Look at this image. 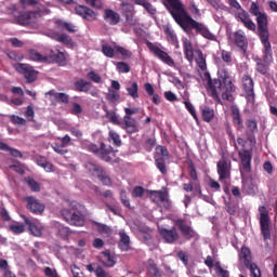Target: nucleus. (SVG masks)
Instances as JSON below:
<instances>
[{
	"label": "nucleus",
	"instance_id": "f257e3e1",
	"mask_svg": "<svg viewBox=\"0 0 277 277\" xmlns=\"http://www.w3.org/2000/svg\"><path fill=\"white\" fill-rule=\"evenodd\" d=\"M166 8L169 10L171 16L177 23V25L183 29V31H192L195 29L196 34H199L207 40H215V35L207 28V26L202 23H198L196 19L192 18L187 11L185 10V5L181 0H166Z\"/></svg>",
	"mask_w": 277,
	"mask_h": 277
},
{
	"label": "nucleus",
	"instance_id": "f03ea898",
	"mask_svg": "<svg viewBox=\"0 0 277 277\" xmlns=\"http://www.w3.org/2000/svg\"><path fill=\"white\" fill-rule=\"evenodd\" d=\"M205 79L207 80V90L210 96L214 101L220 103V94L223 101H233V92H235V84H233V79H230V72L226 69H221L219 71L217 78H211V74L206 71L203 74Z\"/></svg>",
	"mask_w": 277,
	"mask_h": 277
},
{
	"label": "nucleus",
	"instance_id": "7ed1b4c3",
	"mask_svg": "<svg viewBox=\"0 0 277 277\" xmlns=\"http://www.w3.org/2000/svg\"><path fill=\"white\" fill-rule=\"evenodd\" d=\"M173 224L174 226L170 229L166 227L158 228V233L166 243H176L181 237L179 230L187 241L196 237V230L192 227V222H188L185 219H174Z\"/></svg>",
	"mask_w": 277,
	"mask_h": 277
},
{
	"label": "nucleus",
	"instance_id": "20e7f679",
	"mask_svg": "<svg viewBox=\"0 0 277 277\" xmlns=\"http://www.w3.org/2000/svg\"><path fill=\"white\" fill-rule=\"evenodd\" d=\"M183 50H184L185 58L187 60V62H189V64L194 63V53H195V55H197L195 58V62L198 68H200L202 72L207 70V58H205V54H202V50H194V45L192 44V41L187 39L183 41Z\"/></svg>",
	"mask_w": 277,
	"mask_h": 277
},
{
	"label": "nucleus",
	"instance_id": "39448f33",
	"mask_svg": "<svg viewBox=\"0 0 277 277\" xmlns=\"http://www.w3.org/2000/svg\"><path fill=\"white\" fill-rule=\"evenodd\" d=\"M61 216L67 224H69V226H85V214L75 206L63 208L61 210Z\"/></svg>",
	"mask_w": 277,
	"mask_h": 277
},
{
	"label": "nucleus",
	"instance_id": "423d86ee",
	"mask_svg": "<svg viewBox=\"0 0 277 277\" xmlns=\"http://www.w3.org/2000/svg\"><path fill=\"white\" fill-rule=\"evenodd\" d=\"M263 60L255 58V70L263 75L264 77L269 76V66L274 62V54L272 52V45H263Z\"/></svg>",
	"mask_w": 277,
	"mask_h": 277
},
{
	"label": "nucleus",
	"instance_id": "0eeeda50",
	"mask_svg": "<svg viewBox=\"0 0 277 277\" xmlns=\"http://www.w3.org/2000/svg\"><path fill=\"white\" fill-rule=\"evenodd\" d=\"M242 90L248 107L254 109L256 107V93H254V80L250 75H243L241 78Z\"/></svg>",
	"mask_w": 277,
	"mask_h": 277
},
{
	"label": "nucleus",
	"instance_id": "6e6552de",
	"mask_svg": "<svg viewBox=\"0 0 277 277\" xmlns=\"http://www.w3.org/2000/svg\"><path fill=\"white\" fill-rule=\"evenodd\" d=\"M256 34L263 47H272V43L269 42V21L267 19V13L256 17Z\"/></svg>",
	"mask_w": 277,
	"mask_h": 277
},
{
	"label": "nucleus",
	"instance_id": "1a4fd4ad",
	"mask_svg": "<svg viewBox=\"0 0 277 277\" xmlns=\"http://www.w3.org/2000/svg\"><path fill=\"white\" fill-rule=\"evenodd\" d=\"M260 211V230L264 241L272 239V219L265 206L259 208Z\"/></svg>",
	"mask_w": 277,
	"mask_h": 277
},
{
	"label": "nucleus",
	"instance_id": "9d476101",
	"mask_svg": "<svg viewBox=\"0 0 277 277\" xmlns=\"http://www.w3.org/2000/svg\"><path fill=\"white\" fill-rule=\"evenodd\" d=\"M239 260L247 269H250L251 277H261V268L255 263H252V252L250 248L242 247L239 252Z\"/></svg>",
	"mask_w": 277,
	"mask_h": 277
},
{
	"label": "nucleus",
	"instance_id": "9b49d317",
	"mask_svg": "<svg viewBox=\"0 0 277 277\" xmlns=\"http://www.w3.org/2000/svg\"><path fill=\"white\" fill-rule=\"evenodd\" d=\"M14 68L16 72L23 75V77L26 79V82L34 83L38 80V70H36L34 66L25 63H16Z\"/></svg>",
	"mask_w": 277,
	"mask_h": 277
},
{
	"label": "nucleus",
	"instance_id": "f8f14e48",
	"mask_svg": "<svg viewBox=\"0 0 277 277\" xmlns=\"http://www.w3.org/2000/svg\"><path fill=\"white\" fill-rule=\"evenodd\" d=\"M24 202H26V209L32 215H42L44 213L45 206L40 199L35 196H26L24 197Z\"/></svg>",
	"mask_w": 277,
	"mask_h": 277
},
{
	"label": "nucleus",
	"instance_id": "ddd939ff",
	"mask_svg": "<svg viewBox=\"0 0 277 277\" xmlns=\"http://www.w3.org/2000/svg\"><path fill=\"white\" fill-rule=\"evenodd\" d=\"M15 21L17 25H22L23 27H34L38 24V12L29 11L18 13V15H15Z\"/></svg>",
	"mask_w": 277,
	"mask_h": 277
},
{
	"label": "nucleus",
	"instance_id": "4468645a",
	"mask_svg": "<svg viewBox=\"0 0 277 277\" xmlns=\"http://www.w3.org/2000/svg\"><path fill=\"white\" fill-rule=\"evenodd\" d=\"M147 48L149 49V51H151V53H154V55L158 60H160V62L167 64V66H176V63H174V58H172V56H170L168 52L161 50V48H159L157 44L148 42Z\"/></svg>",
	"mask_w": 277,
	"mask_h": 277
},
{
	"label": "nucleus",
	"instance_id": "2eb2a0df",
	"mask_svg": "<svg viewBox=\"0 0 277 277\" xmlns=\"http://www.w3.org/2000/svg\"><path fill=\"white\" fill-rule=\"evenodd\" d=\"M230 168L232 163L226 157H222L216 163V170L219 174V181H226V179H230Z\"/></svg>",
	"mask_w": 277,
	"mask_h": 277
},
{
	"label": "nucleus",
	"instance_id": "dca6fc26",
	"mask_svg": "<svg viewBox=\"0 0 277 277\" xmlns=\"http://www.w3.org/2000/svg\"><path fill=\"white\" fill-rule=\"evenodd\" d=\"M228 40L230 44H236V47L241 49V51H246L248 49V38L241 30L229 34Z\"/></svg>",
	"mask_w": 277,
	"mask_h": 277
},
{
	"label": "nucleus",
	"instance_id": "f3484780",
	"mask_svg": "<svg viewBox=\"0 0 277 277\" xmlns=\"http://www.w3.org/2000/svg\"><path fill=\"white\" fill-rule=\"evenodd\" d=\"M119 127L122 128L123 131H126L129 135H133V133H140V126L137 124V121L132 117H123Z\"/></svg>",
	"mask_w": 277,
	"mask_h": 277
},
{
	"label": "nucleus",
	"instance_id": "a211bd4d",
	"mask_svg": "<svg viewBox=\"0 0 277 277\" xmlns=\"http://www.w3.org/2000/svg\"><path fill=\"white\" fill-rule=\"evenodd\" d=\"M238 156L241 161V170L247 173L252 172V153L248 149H242L238 153Z\"/></svg>",
	"mask_w": 277,
	"mask_h": 277
},
{
	"label": "nucleus",
	"instance_id": "6ab92c4d",
	"mask_svg": "<svg viewBox=\"0 0 277 277\" xmlns=\"http://www.w3.org/2000/svg\"><path fill=\"white\" fill-rule=\"evenodd\" d=\"M236 21L242 23L246 29L249 31H256V24L250 18V14L242 10V12L236 14Z\"/></svg>",
	"mask_w": 277,
	"mask_h": 277
},
{
	"label": "nucleus",
	"instance_id": "aec40b11",
	"mask_svg": "<svg viewBox=\"0 0 277 277\" xmlns=\"http://www.w3.org/2000/svg\"><path fill=\"white\" fill-rule=\"evenodd\" d=\"M75 12L76 14H78V16H81V18H84V21H96V12H94V10L85 6V5H78L75 8Z\"/></svg>",
	"mask_w": 277,
	"mask_h": 277
},
{
	"label": "nucleus",
	"instance_id": "412c9836",
	"mask_svg": "<svg viewBox=\"0 0 277 277\" xmlns=\"http://www.w3.org/2000/svg\"><path fill=\"white\" fill-rule=\"evenodd\" d=\"M247 124V131H246V137L248 140V142H254L256 140V136H254L256 134V132L259 131V126L256 123V121L249 119L246 121Z\"/></svg>",
	"mask_w": 277,
	"mask_h": 277
},
{
	"label": "nucleus",
	"instance_id": "4be33fe9",
	"mask_svg": "<svg viewBox=\"0 0 277 277\" xmlns=\"http://www.w3.org/2000/svg\"><path fill=\"white\" fill-rule=\"evenodd\" d=\"M103 18L111 26L118 25V23H120V14L111 9L104 10Z\"/></svg>",
	"mask_w": 277,
	"mask_h": 277
},
{
	"label": "nucleus",
	"instance_id": "5701e85b",
	"mask_svg": "<svg viewBox=\"0 0 277 277\" xmlns=\"http://www.w3.org/2000/svg\"><path fill=\"white\" fill-rule=\"evenodd\" d=\"M118 246L122 252H129V250H131V238L129 237V235H127V232L124 230L119 232Z\"/></svg>",
	"mask_w": 277,
	"mask_h": 277
},
{
	"label": "nucleus",
	"instance_id": "b1692460",
	"mask_svg": "<svg viewBox=\"0 0 277 277\" xmlns=\"http://www.w3.org/2000/svg\"><path fill=\"white\" fill-rule=\"evenodd\" d=\"M55 25L57 29H60L61 31H68V34H77V31H79V28L75 24L64 22L62 19H57L55 22Z\"/></svg>",
	"mask_w": 277,
	"mask_h": 277
},
{
	"label": "nucleus",
	"instance_id": "393cba45",
	"mask_svg": "<svg viewBox=\"0 0 277 277\" xmlns=\"http://www.w3.org/2000/svg\"><path fill=\"white\" fill-rule=\"evenodd\" d=\"M101 263L104 267H114L116 265V256L109 250L103 251Z\"/></svg>",
	"mask_w": 277,
	"mask_h": 277
},
{
	"label": "nucleus",
	"instance_id": "a878e982",
	"mask_svg": "<svg viewBox=\"0 0 277 277\" xmlns=\"http://www.w3.org/2000/svg\"><path fill=\"white\" fill-rule=\"evenodd\" d=\"M151 202H162L170 196L168 190H147Z\"/></svg>",
	"mask_w": 277,
	"mask_h": 277
},
{
	"label": "nucleus",
	"instance_id": "bb28decb",
	"mask_svg": "<svg viewBox=\"0 0 277 277\" xmlns=\"http://www.w3.org/2000/svg\"><path fill=\"white\" fill-rule=\"evenodd\" d=\"M111 148L107 149V146L105 145V143H101L100 144V153L97 154V157L100 159H102V161H106L107 163H109L111 161Z\"/></svg>",
	"mask_w": 277,
	"mask_h": 277
},
{
	"label": "nucleus",
	"instance_id": "cd10ccee",
	"mask_svg": "<svg viewBox=\"0 0 277 277\" xmlns=\"http://www.w3.org/2000/svg\"><path fill=\"white\" fill-rule=\"evenodd\" d=\"M76 92H84L88 93L92 90V82L87 81L84 79H80L74 83Z\"/></svg>",
	"mask_w": 277,
	"mask_h": 277
},
{
	"label": "nucleus",
	"instance_id": "c85d7f7f",
	"mask_svg": "<svg viewBox=\"0 0 277 277\" xmlns=\"http://www.w3.org/2000/svg\"><path fill=\"white\" fill-rule=\"evenodd\" d=\"M201 118L203 122H211L215 118V110L209 106L201 107Z\"/></svg>",
	"mask_w": 277,
	"mask_h": 277
},
{
	"label": "nucleus",
	"instance_id": "c756f323",
	"mask_svg": "<svg viewBox=\"0 0 277 277\" xmlns=\"http://www.w3.org/2000/svg\"><path fill=\"white\" fill-rule=\"evenodd\" d=\"M48 94L50 96H53V98H55V101H57L58 103H63L64 105H68V103L70 101V96L68 94L58 93V92H55V90L49 91Z\"/></svg>",
	"mask_w": 277,
	"mask_h": 277
},
{
	"label": "nucleus",
	"instance_id": "7c9ffc66",
	"mask_svg": "<svg viewBox=\"0 0 277 277\" xmlns=\"http://www.w3.org/2000/svg\"><path fill=\"white\" fill-rule=\"evenodd\" d=\"M232 118L233 123L238 127V131H241V129H243V122L241 121V113H239V108L232 109Z\"/></svg>",
	"mask_w": 277,
	"mask_h": 277
},
{
	"label": "nucleus",
	"instance_id": "2f4dec72",
	"mask_svg": "<svg viewBox=\"0 0 277 277\" xmlns=\"http://www.w3.org/2000/svg\"><path fill=\"white\" fill-rule=\"evenodd\" d=\"M104 111L106 114L107 120H109V122H111L113 124H117V127H119L121 121L120 118H118L116 110H109L107 109V107H104Z\"/></svg>",
	"mask_w": 277,
	"mask_h": 277
},
{
	"label": "nucleus",
	"instance_id": "473e14b6",
	"mask_svg": "<svg viewBox=\"0 0 277 277\" xmlns=\"http://www.w3.org/2000/svg\"><path fill=\"white\" fill-rule=\"evenodd\" d=\"M24 222L28 226L30 233L35 235V237H40L42 235V230H40L37 226L36 223L31 222L27 216H24Z\"/></svg>",
	"mask_w": 277,
	"mask_h": 277
},
{
	"label": "nucleus",
	"instance_id": "72a5a7b5",
	"mask_svg": "<svg viewBox=\"0 0 277 277\" xmlns=\"http://www.w3.org/2000/svg\"><path fill=\"white\" fill-rule=\"evenodd\" d=\"M155 166L161 172V174L166 175L168 174V167L166 166V158L158 157L155 158Z\"/></svg>",
	"mask_w": 277,
	"mask_h": 277
},
{
	"label": "nucleus",
	"instance_id": "f704fd0d",
	"mask_svg": "<svg viewBox=\"0 0 277 277\" xmlns=\"http://www.w3.org/2000/svg\"><path fill=\"white\" fill-rule=\"evenodd\" d=\"M164 34L167 36L168 42H170L171 44H179V38L176 37V34L174 32V30H172V28L167 26L164 28Z\"/></svg>",
	"mask_w": 277,
	"mask_h": 277
},
{
	"label": "nucleus",
	"instance_id": "c9c22d12",
	"mask_svg": "<svg viewBox=\"0 0 277 277\" xmlns=\"http://www.w3.org/2000/svg\"><path fill=\"white\" fill-rule=\"evenodd\" d=\"M140 87L137 82H132L129 87H127V92L131 98H140Z\"/></svg>",
	"mask_w": 277,
	"mask_h": 277
},
{
	"label": "nucleus",
	"instance_id": "e433bc0d",
	"mask_svg": "<svg viewBox=\"0 0 277 277\" xmlns=\"http://www.w3.org/2000/svg\"><path fill=\"white\" fill-rule=\"evenodd\" d=\"M25 181L31 192L38 194L40 192V183H38L34 177H25Z\"/></svg>",
	"mask_w": 277,
	"mask_h": 277
},
{
	"label": "nucleus",
	"instance_id": "4c0bfd02",
	"mask_svg": "<svg viewBox=\"0 0 277 277\" xmlns=\"http://www.w3.org/2000/svg\"><path fill=\"white\" fill-rule=\"evenodd\" d=\"M29 60L32 62H49L48 56H43L36 50H29Z\"/></svg>",
	"mask_w": 277,
	"mask_h": 277
},
{
	"label": "nucleus",
	"instance_id": "58836bf2",
	"mask_svg": "<svg viewBox=\"0 0 277 277\" xmlns=\"http://www.w3.org/2000/svg\"><path fill=\"white\" fill-rule=\"evenodd\" d=\"M147 274L150 277H162L161 272L159 271V267H157V264L155 263L148 264Z\"/></svg>",
	"mask_w": 277,
	"mask_h": 277
},
{
	"label": "nucleus",
	"instance_id": "ea45409f",
	"mask_svg": "<svg viewBox=\"0 0 277 277\" xmlns=\"http://www.w3.org/2000/svg\"><path fill=\"white\" fill-rule=\"evenodd\" d=\"M93 225H95L100 235H111V228H109V226L96 221L93 222Z\"/></svg>",
	"mask_w": 277,
	"mask_h": 277
},
{
	"label": "nucleus",
	"instance_id": "a19ab883",
	"mask_svg": "<svg viewBox=\"0 0 277 277\" xmlns=\"http://www.w3.org/2000/svg\"><path fill=\"white\" fill-rule=\"evenodd\" d=\"M106 101H109L113 105H116L120 101V93L114 90H109L106 94Z\"/></svg>",
	"mask_w": 277,
	"mask_h": 277
},
{
	"label": "nucleus",
	"instance_id": "79ce46f5",
	"mask_svg": "<svg viewBox=\"0 0 277 277\" xmlns=\"http://www.w3.org/2000/svg\"><path fill=\"white\" fill-rule=\"evenodd\" d=\"M0 101L2 103H8V105H17V106L23 105V100H21L19 97L10 100V98H8L6 95H3V94H0Z\"/></svg>",
	"mask_w": 277,
	"mask_h": 277
},
{
	"label": "nucleus",
	"instance_id": "37998d69",
	"mask_svg": "<svg viewBox=\"0 0 277 277\" xmlns=\"http://www.w3.org/2000/svg\"><path fill=\"white\" fill-rule=\"evenodd\" d=\"M115 50L117 51V53H120V55H122L123 60H131V57H133V53L123 47L116 45Z\"/></svg>",
	"mask_w": 277,
	"mask_h": 277
},
{
	"label": "nucleus",
	"instance_id": "c03bdc74",
	"mask_svg": "<svg viewBox=\"0 0 277 277\" xmlns=\"http://www.w3.org/2000/svg\"><path fill=\"white\" fill-rule=\"evenodd\" d=\"M108 137L109 140H111L115 146H122V140H120V134H118L116 131L110 130L108 132Z\"/></svg>",
	"mask_w": 277,
	"mask_h": 277
},
{
	"label": "nucleus",
	"instance_id": "a18cd8bd",
	"mask_svg": "<svg viewBox=\"0 0 277 277\" xmlns=\"http://www.w3.org/2000/svg\"><path fill=\"white\" fill-rule=\"evenodd\" d=\"M156 144H157V138L150 137L144 142L143 148L144 150H146V153H153V148H155Z\"/></svg>",
	"mask_w": 277,
	"mask_h": 277
},
{
	"label": "nucleus",
	"instance_id": "49530a36",
	"mask_svg": "<svg viewBox=\"0 0 277 277\" xmlns=\"http://www.w3.org/2000/svg\"><path fill=\"white\" fill-rule=\"evenodd\" d=\"M102 53H104V55L106 57L113 58L116 55V50H114V48H111V45H109V44H103L102 45Z\"/></svg>",
	"mask_w": 277,
	"mask_h": 277
},
{
	"label": "nucleus",
	"instance_id": "de8ad7c7",
	"mask_svg": "<svg viewBox=\"0 0 277 277\" xmlns=\"http://www.w3.org/2000/svg\"><path fill=\"white\" fill-rule=\"evenodd\" d=\"M249 12H250V14H252V16H255L256 18L261 14H265V12H261V8L259 6V3H256V2L251 3Z\"/></svg>",
	"mask_w": 277,
	"mask_h": 277
},
{
	"label": "nucleus",
	"instance_id": "09e8293b",
	"mask_svg": "<svg viewBox=\"0 0 277 277\" xmlns=\"http://www.w3.org/2000/svg\"><path fill=\"white\" fill-rule=\"evenodd\" d=\"M51 146L54 153H57V155H66L68 153V149H66L62 143H53Z\"/></svg>",
	"mask_w": 277,
	"mask_h": 277
},
{
	"label": "nucleus",
	"instance_id": "8fccbe9b",
	"mask_svg": "<svg viewBox=\"0 0 277 277\" xmlns=\"http://www.w3.org/2000/svg\"><path fill=\"white\" fill-rule=\"evenodd\" d=\"M85 168L87 170H89V172L96 174V176H98V174L103 171V168H101V166L94 164L92 162H88L85 164Z\"/></svg>",
	"mask_w": 277,
	"mask_h": 277
},
{
	"label": "nucleus",
	"instance_id": "3c124183",
	"mask_svg": "<svg viewBox=\"0 0 277 277\" xmlns=\"http://www.w3.org/2000/svg\"><path fill=\"white\" fill-rule=\"evenodd\" d=\"M156 153L157 155H159L160 157H162V159L170 157V151H168V147L162 146V145H158L156 146Z\"/></svg>",
	"mask_w": 277,
	"mask_h": 277
},
{
	"label": "nucleus",
	"instance_id": "603ef678",
	"mask_svg": "<svg viewBox=\"0 0 277 277\" xmlns=\"http://www.w3.org/2000/svg\"><path fill=\"white\" fill-rule=\"evenodd\" d=\"M184 105L188 114L193 116L194 120L198 121V115L196 114V108H194V105L192 104V102L184 101Z\"/></svg>",
	"mask_w": 277,
	"mask_h": 277
},
{
	"label": "nucleus",
	"instance_id": "864d4df0",
	"mask_svg": "<svg viewBox=\"0 0 277 277\" xmlns=\"http://www.w3.org/2000/svg\"><path fill=\"white\" fill-rule=\"evenodd\" d=\"M124 17L127 25H129L130 27H135V25H137V18H135V13H128L127 15H124Z\"/></svg>",
	"mask_w": 277,
	"mask_h": 277
},
{
	"label": "nucleus",
	"instance_id": "5fc2aeb1",
	"mask_svg": "<svg viewBox=\"0 0 277 277\" xmlns=\"http://www.w3.org/2000/svg\"><path fill=\"white\" fill-rule=\"evenodd\" d=\"M120 200L123 207H127L128 209H131V201L129 200V197L127 196V190L121 189L120 190Z\"/></svg>",
	"mask_w": 277,
	"mask_h": 277
},
{
	"label": "nucleus",
	"instance_id": "6e6d98bb",
	"mask_svg": "<svg viewBox=\"0 0 277 277\" xmlns=\"http://www.w3.org/2000/svg\"><path fill=\"white\" fill-rule=\"evenodd\" d=\"M52 62H55L56 64H60L62 66L66 64V56L63 52L56 50V55L54 56V60H52Z\"/></svg>",
	"mask_w": 277,
	"mask_h": 277
},
{
	"label": "nucleus",
	"instance_id": "4d7b16f0",
	"mask_svg": "<svg viewBox=\"0 0 277 277\" xmlns=\"http://www.w3.org/2000/svg\"><path fill=\"white\" fill-rule=\"evenodd\" d=\"M221 57L225 64H233V53L226 50H222Z\"/></svg>",
	"mask_w": 277,
	"mask_h": 277
},
{
	"label": "nucleus",
	"instance_id": "13d9d810",
	"mask_svg": "<svg viewBox=\"0 0 277 277\" xmlns=\"http://www.w3.org/2000/svg\"><path fill=\"white\" fill-rule=\"evenodd\" d=\"M116 68L118 72H131V66H129V64L126 62H118L116 64Z\"/></svg>",
	"mask_w": 277,
	"mask_h": 277
},
{
	"label": "nucleus",
	"instance_id": "bf43d9fd",
	"mask_svg": "<svg viewBox=\"0 0 277 277\" xmlns=\"http://www.w3.org/2000/svg\"><path fill=\"white\" fill-rule=\"evenodd\" d=\"M9 229L11 230V233H14V235H21L25 233V225L23 224L10 225Z\"/></svg>",
	"mask_w": 277,
	"mask_h": 277
},
{
	"label": "nucleus",
	"instance_id": "052dcab7",
	"mask_svg": "<svg viewBox=\"0 0 277 277\" xmlns=\"http://www.w3.org/2000/svg\"><path fill=\"white\" fill-rule=\"evenodd\" d=\"M97 179H100L103 185H106L107 187L111 186V177L107 174H104L103 171L97 175Z\"/></svg>",
	"mask_w": 277,
	"mask_h": 277
},
{
	"label": "nucleus",
	"instance_id": "680f3d73",
	"mask_svg": "<svg viewBox=\"0 0 277 277\" xmlns=\"http://www.w3.org/2000/svg\"><path fill=\"white\" fill-rule=\"evenodd\" d=\"M87 77L90 79V81H93V83H101L103 81V78H101V76L95 71H89Z\"/></svg>",
	"mask_w": 277,
	"mask_h": 277
},
{
	"label": "nucleus",
	"instance_id": "e2e57ef3",
	"mask_svg": "<svg viewBox=\"0 0 277 277\" xmlns=\"http://www.w3.org/2000/svg\"><path fill=\"white\" fill-rule=\"evenodd\" d=\"M146 189L142 186H135L132 190V198H142Z\"/></svg>",
	"mask_w": 277,
	"mask_h": 277
},
{
	"label": "nucleus",
	"instance_id": "0e129e2a",
	"mask_svg": "<svg viewBox=\"0 0 277 277\" xmlns=\"http://www.w3.org/2000/svg\"><path fill=\"white\" fill-rule=\"evenodd\" d=\"M188 171L192 181H198V172L196 171V166H194V162L192 161L188 164Z\"/></svg>",
	"mask_w": 277,
	"mask_h": 277
},
{
	"label": "nucleus",
	"instance_id": "69168bd1",
	"mask_svg": "<svg viewBox=\"0 0 277 277\" xmlns=\"http://www.w3.org/2000/svg\"><path fill=\"white\" fill-rule=\"evenodd\" d=\"M10 118L13 124H21L22 127H25L27 124V120H25L23 117L12 115Z\"/></svg>",
	"mask_w": 277,
	"mask_h": 277
},
{
	"label": "nucleus",
	"instance_id": "338daca9",
	"mask_svg": "<svg viewBox=\"0 0 277 277\" xmlns=\"http://www.w3.org/2000/svg\"><path fill=\"white\" fill-rule=\"evenodd\" d=\"M82 113H83V108L81 107V105L79 103H74L72 108L70 109V114L72 116H79Z\"/></svg>",
	"mask_w": 277,
	"mask_h": 277
},
{
	"label": "nucleus",
	"instance_id": "774afa93",
	"mask_svg": "<svg viewBox=\"0 0 277 277\" xmlns=\"http://www.w3.org/2000/svg\"><path fill=\"white\" fill-rule=\"evenodd\" d=\"M43 273L47 277H58L60 275H57V271L53 269L49 266L44 267Z\"/></svg>",
	"mask_w": 277,
	"mask_h": 277
}]
</instances>
